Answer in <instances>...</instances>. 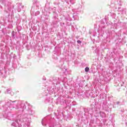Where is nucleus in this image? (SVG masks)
Wrapping results in <instances>:
<instances>
[{"label":"nucleus","instance_id":"9","mask_svg":"<svg viewBox=\"0 0 127 127\" xmlns=\"http://www.w3.org/2000/svg\"><path fill=\"white\" fill-rule=\"evenodd\" d=\"M89 70H90V69L88 67H86L85 68V72H88Z\"/></svg>","mask_w":127,"mask_h":127},{"label":"nucleus","instance_id":"8","mask_svg":"<svg viewBox=\"0 0 127 127\" xmlns=\"http://www.w3.org/2000/svg\"><path fill=\"white\" fill-rule=\"evenodd\" d=\"M124 84H125V82L122 81V82H120L118 85H119V86H121V87H123V86H124Z\"/></svg>","mask_w":127,"mask_h":127},{"label":"nucleus","instance_id":"16","mask_svg":"<svg viewBox=\"0 0 127 127\" xmlns=\"http://www.w3.org/2000/svg\"><path fill=\"white\" fill-rule=\"evenodd\" d=\"M120 104V102H117V105H119Z\"/></svg>","mask_w":127,"mask_h":127},{"label":"nucleus","instance_id":"7","mask_svg":"<svg viewBox=\"0 0 127 127\" xmlns=\"http://www.w3.org/2000/svg\"><path fill=\"white\" fill-rule=\"evenodd\" d=\"M17 4H18V5H20V6H19V7L17 9V11H18V12H20V11H21V9H20V7H22L21 3H17Z\"/></svg>","mask_w":127,"mask_h":127},{"label":"nucleus","instance_id":"1","mask_svg":"<svg viewBox=\"0 0 127 127\" xmlns=\"http://www.w3.org/2000/svg\"><path fill=\"white\" fill-rule=\"evenodd\" d=\"M11 125L15 127H29L30 126V119L28 117L27 114L23 115H19Z\"/></svg>","mask_w":127,"mask_h":127},{"label":"nucleus","instance_id":"13","mask_svg":"<svg viewBox=\"0 0 127 127\" xmlns=\"http://www.w3.org/2000/svg\"><path fill=\"white\" fill-rule=\"evenodd\" d=\"M77 43H78L79 44L82 43V42H81V41H80V40H78V41H77Z\"/></svg>","mask_w":127,"mask_h":127},{"label":"nucleus","instance_id":"6","mask_svg":"<svg viewBox=\"0 0 127 127\" xmlns=\"http://www.w3.org/2000/svg\"><path fill=\"white\" fill-rule=\"evenodd\" d=\"M100 115L101 118H106V114H105V112H100Z\"/></svg>","mask_w":127,"mask_h":127},{"label":"nucleus","instance_id":"4","mask_svg":"<svg viewBox=\"0 0 127 127\" xmlns=\"http://www.w3.org/2000/svg\"><path fill=\"white\" fill-rule=\"evenodd\" d=\"M27 114L30 115V116H32V115H34V111L31 109H29L27 110Z\"/></svg>","mask_w":127,"mask_h":127},{"label":"nucleus","instance_id":"15","mask_svg":"<svg viewBox=\"0 0 127 127\" xmlns=\"http://www.w3.org/2000/svg\"><path fill=\"white\" fill-rule=\"evenodd\" d=\"M37 13L38 14H39V11L37 12Z\"/></svg>","mask_w":127,"mask_h":127},{"label":"nucleus","instance_id":"18","mask_svg":"<svg viewBox=\"0 0 127 127\" xmlns=\"http://www.w3.org/2000/svg\"><path fill=\"white\" fill-rule=\"evenodd\" d=\"M3 116H4V117H5V115L3 114Z\"/></svg>","mask_w":127,"mask_h":127},{"label":"nucleus","instance_id":"11","mask_svg":"<svg viewBox=\"0 0 127 127\" xmlns=\"http://www.w3.org/2000/svg\"><path fill=\"white\" fill-rule=\"evenodd\" d=\"M99 96L100 99H104V96L103 94H101Z\"/></svg>","mask_w":127,"mask_h":127},{"label":"nucleus","instance_id":"10","mask_svg":"<svg viewBox=\"0 0 127 127\" xmlns=\"http://www.w3.org/2000/svg\"><path fill=\"white\" fill-rule=\"evenodd\" d=\"M11 2H6V4L7 5V6L9 7L10 6Z\"/></svg>","mask_w":127,"mask_h":127},{"label":"nucleus","instance_id":"14","mask_svg":"<svg viewBox=\"0 0 127 127\" xmlns=\"http://www.w3.org/2000/svg\"><path fill=\"white\" fill-rule=\"evenodd\" d=\"M42 124L43 126H44V124H43V121L42 122Z\"/></svg>","mask_w":127,"mask_h":127},{"label":"nucleus","instance_id":"2","mask_svg":"<svg viewBox=\"0 0 127 127\" xmlns=\"http://www.w3.org/2000/svg\"><path fill=\"white\" fill-rule=\"evenodd\" d=\"M3 109L7 113H10V111L12 109H15V110H18L19 109V105L18 104V101L11 100L8 101L3 106Z\"/></svg>","mask_w":127,"mask_h":127},{"label":"nucleus","instance_id":"17","mask_svg":"<svg viewBox=\"0 0 127 127\" xmlns=\"http://www.w3.org/2000/svg\"><path fill=\"white\" fill-rule=\"evenodd\" d=\"M72 0H70V2L72 3Z\"/></svg>","mask_w":127,"mask_h":127},{"label":"nucleus","instance_id":"3","mask_svg":"<svg viewBox=\"0 0 127 127\" xmlns=\"http://www.w3.org/2000/svg\"><path fill=\"white\" fill-rule=\"evenodd\" d=\"M19 104V108L20 107L22 109V112L24 111V109H26V106H25V102L24 101H18Z\"/></svg>","mask_w":127,"mask_h":127},{"label":"nucleus","instance_id":"5","mask_svg":"<svg viewBox=\"0 0 127 127\" xmlns=\"http://www.w3.org/2000/svg\"><path fill=\"white\" fill-rule=\"evenodd\" d=\"M5 94H10V95H11L12 96H13V95H14V93L10 91V90L9 89H7L6 91L5 92Z\"/></svg>","mask_w":127,"mask_h":127},{"label":"nucleus","instance_id":"19","mask_svg":"<svg viewBox=\"0 0 127 127\" xmlns=\"http://www.w3.org/2000/svg\"><path fill=\"white\" fill-rule=\"evenodd\" d=\"M65 71H67V69H65Z\"/></svg>","mask_w":127,"mask_h":127},{"label":"nucleus","instance_id":"12","mask_svg":"<svg viewBox=\"0 0 127 127\" xmlns=\"http://www.w3.org/2000/svg\"><path fill=\"white\" fill-rule=\"evenodd\" d=\"M12 37H14V31L12 32Z\"/></svg>","mask_w":127,"mask_h":127}]
</instances>
